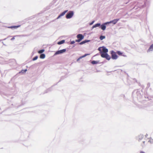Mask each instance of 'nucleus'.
<instances>
[{"instance_id": "nucleus-1", "label": "nucleus", "mask_w": 153, "mask_h": 153, "mask_svg": "<svg viewBox=\"0 0 153 153\" xmlns=\"http://www.w3.org/2000/svg\"><path fill=\"white\" fill-rule=\"evenodd\" d=\"M98 50L100 52L101 56L102 58H105L108 60L111 59V57L107 53L108 51L107 49L105 47H100L98 48Z\"/></svg>"}, {"instance_id": "nucleus-2", "label": "nucleus", "mask_w": 153, "mask_h": 153, "mask_svg": "<svg viewBox=\"0 0 153 153\" xmlns=\"http://www.w3.org/2000/svg\"><path fill=\"white\" fill-rule=\"evenodd\" d=\"M78 39L76 40V42H80L84 38V36L82 34H79L77 36Z\"/></svg>"}, {"instance_id": "nucleus-3", "label": "nucleus", "mask_w": 153, "mask_h": 153, "mask_svg": "<svg viewBox=\"0 0 153 153\" xmlns=\"http://www.w3.org/2000/svg\"><path fill=\"white\" fill-rule=\"evenodd\" d=\"M117 53L114 51H111V56L112 58L114 59H117L118 58V56L117 55Z\"/></svg>"}, {"instance_id": "nucleus-4", "label": "nucleus", "mask_w": 153, "mask_h": 153, "mask_svg": "<svg viewBox=\"0 0 153 153\" xmlns=\"http://www.w3.org/2000/svg\"><path fill=\"white\" fill-rule=\"evenodd\" d=\"M74 13L73 11H70L66 16L67 19H70L73 16Z\"/></svg>"}, {"instance_id": "nucleus-5", "label": "nucleus", "mask_w": 153, "mask_h": 153, "mask_svg": "<svg viewBox=\"0 0 153 153\" xmlns=\"http://www.w3.org/2000/svg\"><path fill=\"white\" fill-rule=\"evenodd\" d=\"M66 50L65 49H63L62 50L57 51L54 54V55H56L65 52L66 51Z\"/></svg>"}, {"instance_id": "nucleus-6", "label": "nucleus", "mask_w": 153, "mask_h": 153, "mask_svg": "<svg viewBox=\"0 0 153 153\" xmlns=\"http://www.w3.org/2000/svg\"><path fill=\"white\" fill-rule=\"evenodd\" d=\"M68 10H65L57 18V19L59 18L61 16H64L65 13L67 12Z\"/></svg>"}, {"instance_id": "nucleus-7", "label": "nucleus", "mask_w": 153, "mask_h": 153, "mask_svg": "<svg viewBox=\"0 0 153 153\" xmlns=\"http://www.w3.org/2000/svg\"><path fill=\"white\" fill-rule=\"evenodd\" d=\"M119 20V19H114L113 20L111 21L110 22V23H112L113 24H116L117 21Z\"/></svg>"}, {"instance_id": "nucleus-8", "label": "nucleus", "mask_w": 153, "mask_h": 153, "mask_svg": "<svg viewBox=\"0 0 153 153\" xmlns=\"http://www.w3.org/2000/svg\"><path fill=\"white\" fill-rule=\"evenodd\" d=\"M144 136L143 135L140 134L138 137V140L139 141H141L143 138Z\"/></svg>"}, {"instance_id": "nucleus-9", "label": "nucleus", "mask_w": 153, "mask_h": 153, "mask_svg": "<svg viewBox=\"0 0 153 153\" xmlns=\"http://www.w3.org/2000/svg\"><path fill=\"white\" fill-rule=\"evenodd\" d=\"M20 26V25H17V26H10V27H8L9 28H11V29H16L17 28H18Z\"/></svg>"}, {"instance_id": "nucleus-10", "label": "nucleus", "mask_w": 153, "mask_h": 153, "mask_svg": "<svg viewBox=\"0 0 153 153\" xmlns=\"http://www.w3.org/2000/svg\"><path fill=\"white\" fill-rule=\"evenodd\" d=\"M153 50V44L152 45L149 47V49L147 51V52H149L150 51H152Z\"/></svg>"}, {"instance_id": "nucleus-11", "label": "nucleus", "mask_w": 153, "mask_h": 153, "mask_svg": "<svg viewBox=\"0 0 153 153\" xmlns=\"http://www.w3.org/2000/svg\"><path fill=\"white\" fill-rule=\"evenodd\" d=\"M88 55V54H85L84 55L80 57L79 58H78L77 59V61H78L80 59L82 58L85 57V56H87Z\"/></svg>"}, {"instance_id": "nucleus-12", "label": "nucleus", "mask_w": 153, "mask_h": 153, "mask_svg": "<svg viewBox=\"0 0 153 153\" xmlns=\"http://www.w3.org/2000/svg\"><path fill=\"white\" fill-rule=\"evenodd\" d=\"M100 23L97 24L93 26L92 27L93 28L100 26Z\"/></svg>"}, {"instance_id": "nucleus-13", "label": "nucleus", "mask_w": 153, "mask_h": 153, "mask_svg": "<svg viewBox=\"0 0 153 153\" xmlns=\"http://www.w3.org/2000/svg\"><path fill=\"white\" fill-rule=\"evenodd\" d=\"M89 40H84V41L80 42L79 43V44L80 45H82L85 43H86L89 42Z\"/></svg>"}, {"instance_id": "nucleus-14", "label": "nucleus", "mask_w": 153, "mask_h": 153, "mask_svg": "<svg viewBox=\"0 0 153 153\" xmlns=\"http://www.w3.org/2000/svg\"><path fill=\"white\" fill-rule=\"evenodd\" d=\"M65 42V40H62L60 41H59V42H58V43H57V44L58 45H61V44H62L64 43Z\"/></svg>"}, {"instance_id": "nucleus-15", "label": "nucleus", "mask_w": 153, "mask_h": 153, "mask_svg": "<svg viewBox=\"0 0 153 153\" xmlns=\"http://www.w3.org/2000/svg\"><path fill=\"white\" fill-rule=\"evenodd\" d=\"M101 28L102 30H104L105 29L106 26L104 25H101Z\"/></svg>"}, {"instance_id": "nucleus-16", "label": "nucleus", "mask_w": 153, "mask_h": 153, "mask_svg": "<svg viewBox=\"0 0 153 153\" xmlns=\"http://www.w3.org/2000/svg\"><path fill=\"white\" fill-rule=\"evenodd\" d=\"M45 57V55L44 54H42L40 56V58L41 59H44Z\"/></svg>"}, {"instance_id": "nucleus-17", "label": "nucleus", "mask_w": 153, "mask_h": 153, "mask_svg": "<svg viewBox=\"0 0 153 153\" xmlns=\"http://www.w3.org/2000/svg\"><path fill=\"white\" fill-rule=\"evenodd\" d=\"M148 142H149L150 143H153V139H152L151 138H150L149 139V140Z\"/></svg>"}, {"instance_id": "nucleus-18", "label": "nucleus", "mask_w": 153, "mask_h": 153, "mask_svg": "<svg viewBox=\"0 0 153 153\" xmlns=\"http://www.w3.org/2000/svg\"><path fill=\"white\" fill-rule=\"evenodd\" d=\"M117 53L119 56H122L123 54V53L120 51H117Z\"/></svg>"}, {"instance_id": "nucleus-19", "label": "nucleus", "mask_w": 153, "mask_h": 153, "mask_svg": "<svg viewBox=\"0 0 153 153\" xmlns=\"http://www.w3.org/2000/svg\"><path fill=\"white\" fill-rule=\"evenodd\" d=\"M145 141L143 140V141H142V143L141 144V145L142 147H143L145 145Z\"/></svg>"}, {"instance_id": "nucleus-20", "label": "nucleus", "mask_w": 153, "mask_h": 153, "mask_svg": "<svg viewBox=\"0 0 153 153\" xmlns=\"http://www.w3.org/2000/svg\"><path fill=\"white\" fill-rule=\"evenodd\" d=\"M44 51V50L43 49L40 50L38 51L39 53H42Z\"/></svg>"}, {"instance_id": "nucleus-21", "label": "nucleus", "mask_w": 153, "mask_h": 153, "mask_svg": "<svg viewBox=\"0 0 153 153\" xmlns=\"http://www.w3.org/2000/svg\"><path fill=\"white\" fill-rule=\"evenodd\" d=\"M98 62L95 61L94 60L92 61L91 63L93 64H95L97 63Z\"/></svg>"}, {"instance_id": "nucleus-22", "label": "nucleus", "mask_w": 153, "mask_h": 153, "mask_svg": "<svg viewBox=\"0 0 153 153\" xmlns=\"http://www.w3.org/2000/svg\"><path fill=\"white\" fill-rule=\"evenodd\" d=\"M105 38V36H100V39L101 40H102Z\"/></svg>"}, {"instance_id": "nucleus-23", "label": "nucleus", "mask_w": 153, "mask_h": 153, "mask_svg": "<svg viewBox=\"0 0 153 153\" xmlns=\"http://www.w3.org/2000/svg\"><path fill=\"white\" fill-rule=\"evenodd\" d=\"M38 58V56H35V57H34L33 59V61H34V60H36Z\"/></svg>"}, {"instance_id": "nucleus-24", "label": "nucleus", "mask_w": 153, "mask_h": 153, "mask_svg": "<svg viewBox=\"0 0 153 153\" xmlns=\"http://www.w3.org/2000/svg\"><path fill=\"white\" fill-rule=\"evenodd\" d=\"M27 71V69L22 70L21 71V72H22V73H24L25 72Z\"/></svg>"}, {"instance_id": "nucleus-25", "label": "nucleus", "mask_w": 153, "mask_h": 153, "mask_svg": "<svg viewBox=\"0 0 153 153\" xmlns=\"http://www.w3.org/2000/svg\"><path fill=\"white\" fill-rule=\"evenodd\" d=\"M15 36H14L12 38H11V40H13L14 39H15Z\"/></svg>"}, {"instance_id": "nucleus-26", "label": "nucleus", "mask_w": 153, "mask_h": 153, "mask_svg": "<svg viewBox=\"0 0 153 153\" xmlns=\"http://www.w3.org/2000/svg\"><path fill=\"white\" fill-rule=\"evenodd\" d=\"M74 43H75V42L74 41H73L71 42V44H74Z\"/></svg>"}, {"instance_id": "nucleus-27", "label": "nucleus", "mask_w": 153, "mask_h": 153, "mask_svg": "<svg viewBox=\"0 0 153 153\" xmlns=\"http://www.w3.org/2000/svg\"><path fill=\"white\" fill-rule=\"evenodd\" d=\"M140 153H145V152L142 151H141L140 152Z\"/></svg>"}, {"instance_id": "nucleus-28", "label": "nucleus", "mask_w": 153, "mask_h": 153, "mask_svg": "<svg viewBox=\"0 0 153 153\" xmlns=\"http://www.w3.org/2000/svg\"><path fill=\"white\" fill-rule=\"evenodd\" d=\"M94 22V21H93L91 23L90 25L92 24Z\"/></svg>"}]
</instances>
